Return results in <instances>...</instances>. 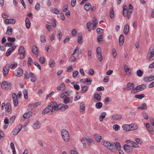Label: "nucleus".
<instances>
[{"mask_svg": "<svg viewBox=\"0 0 154 154\" xmlns=\"http://www.w3.org/2000/svg\"><path fill=\"white\" fill-rule=\"evenodd\" d=\"M68 108V106L67 105L60 103L57 105V103L56 102H51L44 109L42 112V114L45 115L50 111L52 113L54 110L57 111L59 109H60L62 111H64Z\"/></svg>", "mask_w": 154, "mask_h": 154, "instance_id": "f257e3e1", "label": "nucleus"}, {"mask_svg": "<svg viewBox=\"0 0 154 154\" xmlns=\"http://www.w3.org/2000/svg\"><path fill=\"white\" fill-rule=\"evenodd\" d=\"M102 142L104 146L110 150L112 152H114L116 150L115 145L110 142L105 140L102 141Z\"/></svg>", "mask_w": 154, "mask_h": 154, "instance_id": "f03ea898", "label": "nucleus"}, {"mask_svg": "<svg viewBox=\"0 0 154 154\" xmlns=\"http://www.w3.org/2000/svg\"><path fill=\"white\" fill-rule=\"evenodd\" d=\"M62 137L63 140L66 142H68L69 140L70 137L69 132L65 129H63L61 132Z\"/></svg>", "mask_w": 154, "mask_h": 154, "instance_id": "7ed1b4c3", "label": "nucleus"}, {"mask_svg": "<svg viewBox=\"0 0 154 154\" xmlns=\"http://www.w3.org/2000/svg\"><path fill=\"white\" fill-rule=\"evenodd\" d=\"M1 87L5 90L9 91L11 89V85L9 82L3 81L1 85Z\"/></svg>", "mask_w": 154, "mask_h": 154, "instance_id": "20e7f679", "label": "nucleus"}, {"mask_svg": "<svg viewBox=\"0 0 154 154\" xmlns=\"http://www.w3.org/2000/svg\"><path fill=\"white\" fill-rule=\"evenodd\" d=\"M147 57L149 60L154 59V46H152L150 48Z\"/></svg>", "mask_w": 154, "mask_h": 154, "instance_id": "39448f33", "label": "nucleus"}, {"mask_svg": "<svg viewBox=\"0 0 154 154\" xmlns=\"http://www.w3.org/2000/svg\"><path fill=\"white\" fill-rule=\"evenodd\" d=\"M10 69V65L7 64L4 67L3 72L4 77H6Z\"/></svg>", "mask_w": 154, "mask_h": 154, "instance_id": "423d86ee", "label": "nucleus"}, {"mask_svg": "<svg viewBox=\"0 0 154 154\" xmlns=\"http://www.w3.org/2000/svg\"><path fill=\"white\" fill-rule=\"evenodd\" d=\"M19 53L22 55L21 58L22 59L24 58L25 55V51L23 46H20L19 48Z\"/></svg>", "mask_w": 154, "mask_h": 154, "instance_id": "0eeeda50", "label": "nucleus"}, {"mask_svg": "<svg viewBox=\"0 0 154 154\" xmlns=\"http://www.w3.org/2000/svg\"><path fill=\"white\" fill-rule=\"evenodd\" d=\"M146 85L145 84H142L135 87V90L137 92L142 91L146 88Z\"/></svg>", "mask_w": 154, "mask_h": 154, "instance_id": "6e6552de", "label": "nucleus"}, {"mask_svg": "<svg viewBox=\"0 0 154 154\" xmlns=\"http://www.w3.org/2000/svg\"><path fill=\"white\" fill-rule=\"evenodd\" d=\"M12 97L14 105L15 106H17L18 104V101L17 96L15 93H14L13 94Z\"/></svg>", "mask_w": 154, "mask_h": 154, "instance_id": "1a4fd4ad", "label": "nucleus"}, {"mask_svg": "<svg viewBox=\"0 0 154 154\" xmlns=\"http://www.w3.org/2000/svg\"><path fill=\"white\" fill-rule=\"evenodd\" d=\"M154 80V76L151 75L150 76H147L144 77L143 80L145 82H150Z\"/></svg>", "mask_w": 154, "mask_h": 154, "instance_id": "9d476101", "label": "nucleus"}, {"mask_svg": "<svg viewBox=\"0 0 154 154\" xmlns=\"http://www.w3.org/2000/svg\"><path fill=\"white\" fill-rule=\"evenodd\" d=\"M124 148L125 150L127 152H129L132 151V146L127 144H125L124 146Z\"/></svg>", "mask_w": 154, "mask_h": 154, "instance_id": "9b49d317", "label": "nucleus"}, {"mask_svg": "<svg viewBox=\"0 0 154 154\" xmlns=\"http://www.w3.org/2000/svg\"><path fill=\"white\" fill-rule=\"evenodd\" d=\"M23 70L19 68L17 69L16 71V72L14 73V75L16 76H20L22 75L23 74Z\"/></svg>", "mask_w": 154, "mask_h": 154, "instance_id": "f8f14e48", "label": "nucleus"}, {"mask_svg": "<svg viewBox=\"0 0 154 154\" xmlns=\"http://www.w3.org/2000/svg\"><path fill=\"white\" fill-rule=\"evenodd\" d=\"M16 47V46H14L12 47L9 48L6 53V56L8 57L10 55L11 53L15 49Z\"/></svg>", "mask_w": 154, "mask_h": 154, "instance_id": "ddd939ff", "label": "nucleus"}, {"mask_svg": "<svg viewBox=\"0 0 154 154\" xmlns=\"http://www.w3.org/2000/svg\"><path fill=\"white\" fill-rule=\"evenodd\" d=\"M72 92L70 91H65L60 95V97H67L68 96H70Z\"/></svg>", "mask_w": 154, "mask_h": 154, "instance_id": "4468645a", "label": "nucleus"}, {"mask_svg": "<svg viewBox=\"0 0 154 154\" xmlns=\"http://www.w3.org/2000/svg\"><path fill=\"white\" fill-rule=\"evenodd\" d=\"M6 112H8V113L9 114L11 111V105L9 103H8L6 104L5 107Z\"/></svg>", "mask_w": 154, "mask_h": 154, "instance_id": "2eb2a0df", "label": "nucleus"}, {"mask_svg": "<svg viewBox=\"0 0 154 154\" xmlns=\"http://www.w3.org/2000/svg\"><path fill=\"white\" fill-rule=\"evenodd\" d=\"M32 114V112L31 111H29L24 113L23 115V118L24 119H28L30 116H31Z\"/></svg>", "mask_w": 154, "mask_h": 154, "instance_id": "dca6fc26", "label": "nucleus"}, {"mask_svg": "<svg viewBox=\"0 0 154 154\" xmlns=\"http://www.w3.org/2000/svg\"><path fill=\"white\" fill-rule=\"evenodd\" d=\"M122 118V116L119 114H115L111 116L112 119L119 120L121 119Z\"/></svg>", "mask_w": 154, "mask_h": 154, "instance_id": "f3484780", "label": "nucleus"}, {"mask_svg": "<svg viewBox=\"0 0 154 154\" xmlns=\"http://www.w3.org/2000/svg\"><path fill=\"white\" fill-rule=\"evenodd\" d=\"M40 122L37 120L33 124L32 126L34 128L36 129L39 128L40 127Z\"/></svg>", "mask_w": 154, "mask_h": 154, "instance_id": "a211bd4d", "label": "nucleus"}, {"mask_svg": "<svg viewBox=\"0 0 154 154\" xmlns=\"http://www.w3.org/2000/svg\"><path fill=\"white\" fill-rule=\"evenodd\" d=\"M15 20L14 19H6L4 21V22L6 24L11 23L14 24L15 23Z\"/></svg>", "mask_w": 154, "mask_h": 154, "instance_id": "6ab92c4d", "label": "nucleus"}, {"mask_svg": "<svg viewBox=\"0 0 154 154\" xmlns=\"http://www.w3.org/2000/svg\"><path fill=\"white\" fill-rule=\"evenodd\" d=\"M119 45L120 46L122 45L124 42V36L122 34L120 35L119 39Z\"/></svg>", "mask_w": 154, "mask_h": 154, "instance_id": "aec40b11", "label": "nucleus"}, {"mask_svg": "<svg viewBox=\"0 0 154 154\" xmlns=\"http://www.w3.org/2000/svg\"><path fill=\"white\" fill-rule=\"evenodd\" d=\"M129 29V26L128 23L125 24L124 26V29L123 30V32L125 34L127 35L128 33V31Z\"/></svg>", "mask_w": 154, "mask_h": 154, "instance_id": "412c9836", "label": "nucleus"}, {"mask_svg": "<svg viewBox=\"0 0 154 154\" xmlns=\"http://www.w3.org/2000/svg\"><path fill=\"white\" fill-rule=\"evenodd\" d=\"M147 108V106L146 103H143L140 104L138 107V109H140L141 110L146 109Z\"/></svg>", "mask_w": 154, "mask_h": 154, "instance_id": "4be33fe9", "label": "nucleus"}, {"mask_svg": "<svg viewBox=\"0 0 154 154\" xmlns=\"http://www.w3.org/2000/svg\"><path fill=\"white\" fill-rule=\"evenodd\" d=\"M63 98V102L66 104H67L69 103H72V100H70L69 97H62Z\"/></svg>", "mask_w": 154, "mask_h": 154, "instance_id": "5701e85b", "label": "nucleus"}, {"mask_svg": "<svg viewBox=\"0 0 154 154\" xmlns=\"http://www.w3.org/2000/svg\"><path fill=\"white\" fill-rule=\"evenodd\" d=\"M78 39L77 40L79 44H82V35L81 33H79L78 36Z\"/></svg>", "mask_w": 154, "mask_h": 154, "instance_id": "b1692460", "label": "nucleus"}, {"mask_svg": "<svg viewBox=\"0 0 154 154\" xmlns=\"http://www.w3.org/2000/svg\"><path fill=\"white\" fill-rule=\"evenodd\" d=\"M25 23L26 28L29 29L31 23L29 18L28 17H26V19Z\"/></svg>", "mask_w": 154, "mask_h": 154, "instance_id": "393cba45", "label": "nucleus"}, {"mask_svg": "<svg viewBox=\"0 0 154 154\" xmlns=\"http://www.w3.org/2000/svg\"><path fill=\"white\" fill-rule=\"evenodd\" d=\"M128 8L126 5H124L123 6V14L124 17H125L127 16V15L125 14V13H128Z\"/></svg>", "mask_w": 154, "mask_h": 154, "instance_id": "a878e982", "label": "nucleus"}, {"mask_svg": "<svg viewBox=\"0 0 154 154\" xmlns=\"http://www.w3.org/2000/svg\"><path fill=\"white\" fill-rule=\"evenodd\" d=\"M32 52L35 54H38V48L36 46L34 45L33 46Z\"/></svg>", "mask_w": 154, "mask_h": 154, "instance_id": "bb28decb", "label": "nucleus"}, {"mask_svg": "<svg viewBox=\"0 0 154 154\" xmlns=\"http://www.w3.org/2000/svg\"><path fill=\"white\" fill-rule=\"evenodd\" d=\"M134 83H128L127 84V88L128 90H131L134 88Z\"/></svg>", "mask_w": 154, "mask_h": 154, "instance_id": "cd10ccee", "label": "nucleus"}, {"mask_svg": "<svg viewBox=\"0 0 154 154\" xmlns=\"http://www.w3.org/2000/svg\"><path fill=\"white\" fill-rule=\"evenodd\" d=\"M13 31L12 29L11 26H8V27L7 31L6 32V34L10 35L12 34Z\"/></svg>", "mask_w": 154, "mask_h": 154, "instance_id": "c85d7f7f", "label": "nucleus"}, {"mask_svg": "<svg viewBox=\"0 0 154 154\" xmlns=\"http://www.w3.org/2000/svg\"><path fill=\"white\" fill-rule=\"evenodd\" d=\"M103 35H99L97 37V40L99 43H101L103 42Z\"/></svg>", "mask_w": 154, "mask_h": 154, "instance_id": "c756f323", "label": "nucleus"}, {"mask_svg": "<svg viewBox=\"0 0 154 154\" xmlns=\"http://www.w3.org/2000/svg\"><path fill=\"white\" fill-rule=\"evenodd\" d=\"M106 113L105 112H103L102 113L101 115L99 117V120L101 122L103 121V119L105 117Z\"/></svg>", "mask_w": 154, "mask_h": 154, "instance_id": "7c9ffc66", "label": "nucleus"}, {"mask_svg": "<svg viewBox=\"0 0 154 154\" xmlns=\"http://www.w3.org/2000/svg\"><path fill=\"white\" fill-rule=\"evenodd\" d=\"M91 5L90 3H88L85 4V9L87 11H89L91 8Z\"/></svg>", "mask_w": 154, "mask_h": 154, "instance_id": "2f4dec72", "label": "nucleus"}, {"mask_svg": "<svg viewBox=\"0 0 154 154\" xmlns=\"http://www.w3.org/2000/svg\"><path fill=\"white\" fill-rule=\"evenodd\" d=\"M49 64L51 67L53 68L55 66L56 63L54 60H51L49 61Z\"/></svg>", "mask_w": 154, "mask_h": 154, "instance_id": "473e14b6", "label": "nucleus"}, {"mask_svg": "<svg viewBox=\"0 0 154 154\" xmlns=\"http://www.w3.org/2000/svg\"><path fill=\"white\" fill-rule=\"evenodd\" d=\"M30 77L31 78V80L32 82H34L36 81V78L34 74L32 72H30Z\"/></svg>", "mask_w": 154, "mask_h": 154, "instance_id": "72a5a7b5", "label": "nucleus"}, {"mask_svg": "<svg viewBox=\"0 0 154 154\" xmlns=\"http://www.w3.org/2000/svg\"><path fill=\"white\" fill-rule=\"evenodd\" d=\"M65 87V85L63 83L58 86L57 87V89L58 90H63L64 89Z\"/></svg>", "mask_w": 154, "mask_h": 154, "instance_id": "f704fd0d", "label": "nucleus"}, {"mask_svg": "<svg viewBox=\"0 0 154 154\" xmlns=\"http://www.w3.org/2000/svg\"><path fill=\"white\" fill-rule=\"evenodd\" d=\"M137 75L139 77H141L143 73V72L140 69L138 70L136 72Z\"/></svg>", "mask_w": 154, "mask_h": 154, "instance_id": "c9c22d12", "label": "nucleus"}, {"mask_svg": "<svg viewBox=\"0 0 154 154\" xmlns=\"http://www.w3.org/2000/svg\"><path fill=\"white\" fill-rule=\"evenodd\" d=\"M86 139L84 138H82L81 139V142L83 144V148L84 149H85L86 148Z\"/></svg>", "mask_w": 154, "mask_h": 154, "instance_id": "e433bc0d", "label": "nucleus"}, {"mask_svg": "<svg viewBox=\"0 0 154 154\" xmlns=\"http://www.w3.org/2000/svg\"><path fill=\"white\" fill-rule=\"evenodd\" d=\"M95 137L97 142H100L102 138V137L100 135L97 134L95 135Z\"/></svg>", "mask_w": 154, "mask_h": 154, "instance_id": "4c0bfd02", "label": "nucleus"}, {"mask_svg": "<svg viewBox=\"0 0 154 154\" xmlns=\"http://www.w3.org/2000/svg\"><path fill=\"white\" fill-rule=\"evenodd\" d=\"M82 89L80 91L81 93H85L88 90V87L86 86H84L82 87Z\"/></svg>", "mask_w": 154, "mask_h": 154, "instance_id": "58836bf2", "label": "nucleus"}, {"mask_svg": "<svg viewBox=\"0 0 154 154\" xmlns=\"http://www.w3.org/2000/svg\"><path fill=\"white\" fill-rule=\"evenodd\" d=\"M122 128H123V129L125 131H128L129 126V125H123L122 126Z\"/></svg>", "mask_w": 154, "mask_h": 154, "instance_id": "ea45409f", "label": "nucleus"}, {"mask_svg": "<svg viewBox=\"0 0 154 154\" xmlns=\"http://www.w3.org/2000/svg\"><path fill=\"white\" fill-rule=\"evenodd\" d=\"M97 58L100 61H101L102 60V56L101 53H99L97 54Z\"/></svg>", "mask_w": 154, "mask_h": 154, "instance_id": "a19ab883", "label": "nucleus"}, {"mask_svg": "<svg viewBox=\"0 0 154 154\" xmlns=\"http://www.w3.org/2000/svg\"><path fill=\"white\" fill-rule=\"evenodd\" d=\"M145 97V95L144 94H137L135 95V98H138L139 99H140Z\"/></svg>", "mask_w": 154, "mask_h": 154, "instance_id": "79ce46f5", "label": "nucleus"}, {"mask_svg": "<svg viewBox=\"0 0 154 154\" xmlns=\"http://www.w3.org/2000/svg\"><path fill=\"white\" fill-rule=\"evenodd\" d=\"M19 131L18 130L17 128H15L12 131V134L14 135H16L19 132Z\"/></svg>", "mask_w": 154, "mask_h": 154, "instance_id": "37998d69", "label": "nucleus"}, {"mask_svg": "<svg viewBox=\"0 0 154 154\" xmlns=\"http://www.w3.org/2000/svg\"><path fill=\"white\" fill-rule=\"evenodd\" d=\"M23 94L25 99H27L28 98V91L26 89H25L23 90Z\"/></svg>", "mask_w": 154, "mask_h": 154, "instance_id": "c03bdc74", "label": "nucleus"}, {"mask_svg": "<svg viewBox=\"0 0 154 154\" xmlns=\"http://www.w3.org/2000/svg\"><path fill=\"white\" fill-rule=\"evenodd\" d=\"M15 116H12L10 119L9 121V123L11 124L13 123L15 120Z\"/></svg>", "mask_w": 154, "mask_h": 154, "instance_id": "a18cd8bd", "label": "nucleus"}, {"mask_svg": "<svg viewBox=\"0 0 154 154\" xmlns=\"http://www.w3.org/2000/svg\"><path fill=\"white\" fill-rule=\"evenodd\" d=\"M110 17L112 19L114 17V12L113 9L112 8H111V11L110 13Z\"/></svg>", "mask_w": 154, "mask_h": 154, "instance_id": "49530a36", "label": "nucleus"}, {"mask_svg": "<svg viewBox=\"0 0 154 154\" xmlns=\"http://www.w3.org/2000/svg\"><path fill=\"white\" fill-rule=\"evenodd\" d=\"M80 108L81 112H83L85 110V106L84 104H82L80 105Z\"/></svg>", "mask_w": 154, "mask_h": 154, "instance_id": "de8ad7c7", "label": "nucleus"}, {"mask_svg": "<svg viewBox=\"0 0 154 154\" xmlns=\"http://www.w3.org/2000/svg\"><path fill=\"white\" fill-rule=\"evenodd\" d=\"M102 106V103L101 102H98L96 104V107L98 109L100 108Z\"/></svg>", "mask_w": 154, "mask_h": 154, "instance_id": "09e8293b", "label": "nucleus"}, {"mask_svg": "<svg viewBox=\"0 0 154 154\" xmlns=\"http://www.w3.org/2000/svg\"><path fill=\"white\" fill-rule=\"evenodd\" d=\"M8 41L9 42H14L15 41V39L14 37H8L7 38Z\"/></svg>", "mask_w": 154, "mask_h": 154, "instance_id": "8fccbe9b", "label": "nucleus"}, {"mask_svg": "<svg viewBox=\"0 0 154 154\" xmlns=\"http://www.w3.org/2000/svg\"><path fill=\"white\" fill-rule=\"evenodd\" d=\"M58 38L60 41L62 37V34L61 33V31L60 29L58 31Z\"/></svg>", "mask_w": 154, "mask_h": 154, "instance_id": "3c124183", "label": "nucleus"}, {"mask_svg": "<svg viewBox=\"0 0 154 154\" xmlns=\"http://www.w3.org/2000/svg\"><path fill=\"white\" fill-rule=\"evenodd\" d=\"M91 24L92 23L90 22H88L87 23V28L89 31H90L91 30V29L90 26H91Z\"/></svg>", "mask_w": 154, "mask_h": 154, "instance_id": "603ef678", "label": "nucleus"}, {"mask_svg": "<svg viewBox=\"0 0 154 154\" xmlns=\"http://www.w3.org/2000/svg\"><path fill=\"white\" fill-rule=\"evenodd\" d=\"M94 98L99 100H101V96L98 94H95L94 96Z\"/></svg>", "mask_w": 154, "mask_h": 154, "instance_id": "864d4df0", "label": "nucleus"}, {"mask_svg": "<svg viewBox=\"0 0 154 154\" xmlns=\"http://www.w3.org/2000/svg\"><path fill=\"white\" fill-rule=\"evenodd\" d=\"M113 128L115 131H117L120 128V126L118 125H115L113 126Z\"/></svg>", "mask_w": 154, "mask_h": 154, "instance_id": "5fc2aeb1", "label": "nucleus"}, {"mask_svg": "<svg viewBox=\"0 0 154 154\" xmlns=\"http://www.w3.org/2000/svg\"><path fill=\"white\" fill-rule=\"evenodd\" d=\"M76 58L74 56H72L70 57L69 60V61H73L75 62L76 60Z\"/></svg>", "mask_w": 154, "mask_h": 154, "instance_id": "6e6d98bb", "label": "nucleus"}, {"mask_svg": "<svg viewBox=\"0 0 154 154\" xmlns=\"http://www.w3.org/2000/svg\"><path fill=\"white\" fill-rule=\"evenodd\" d=\"M53 11L56 14H58L60 13V11L57 8H54L52 9Z\"/></svg>", "mask_w": 154, "mask_h": 154, "instance_id": "4d7b16f0", "label": "nucleus"}, {"mask_svg": "<svg viewBox=\"0 0 154 154\" xmlns=\"http://www.w3.org/2000/svg\"><path fill=\"white\" fill-rule=\"evenodd\" d=\"M14 44V43H12L11 42L6 43L4 44L5 47L8 46L9 47H11Z\"/></svg>", "mask_w": 154, "mask_h": 154, "instance_id": "13d9d810", "label": "nucleus"}, {"mask_svg": "<svg viewBox=\"0 0 154 154\" xmlns=\"http://www.w3.org/2000/svg\"><path fill=\"white\" fill-rule=\"evenodd\" d=\"M29 110H32L35 108L34 104L33 103L30 104L28 106Z\"/></svg>", "mask_w": 154, "mask_h": 154, "instance_id": "bf43d9fd", "label": "nucleus"}, {"mask_svg": "<svg viewBox=\"0 0 154 154\" xmlns=\"http://www.w3.org/2000/svg\"><path fill=\"white\" fill-rule=\"evenodd\" d=\"M91 80L90 79L87 78L85 80L82 81V82H83L84 83H85L86 82L87 83L89 82L88 84L89 85H91Z\"/></svg>", "mask_w": 154, "mask_h": 154, "instance_id": "052dcab7", "label": "nucleus"}, {"mask_svg": "<svg viewBox=\"0 0 154 154\" xmlns=\"http://www.w3.org/2000/svg\"><path fill=\"white\" fill-rule=\"evenodd\" d=\"M17 64L16 63H15L14 64H11L10 66V67L12 69H14L15 68L17 67Z\"/></svg>", "mask_w": 154, "mask_h": 154, "instance_id": "680f3d73", "label": "nucleus"}, {"mask_svg": "<svg viewBox=\"0 0 154 154\" xmlns=\"http://www.w3.org/2000/svg\"><path fill=\"white\" fill-rule=\"evenodd\" d=\"M41 41L42 42L44 43L46 42V39L45 37L43 35L40 36Z\"/></svg>", "mask_w": 154, "mask_h": 154, "instance_id": "e2e57ef3", "label": "nucleus"}, {"mask_svg": "<svg viewBox=\"0 0 154 154\" xmlns=\"http://www.w3.org/2000/svg\"><path fill=\"white\" fill-rule=\"evenodd\" d=\"M39 60L41 63L43 64L45 62V58L43 57H40L39 59Z\"/></svg>", "mask_w": 154, "mask_h": 154, "instance_id": "0e129e2a", "label": "nucleus"}, {"mask_svg": "<svg viewBox=\"0 0 154 154\" xmlns=\"http://www.w3.org/2000/svg\"><path fill=\"white\" fill-rule=\"evenodd\" d=\"M142 115L144 118L146 119H147L148 118V116L146 112H144L142 113Z\"/></svg>", "mask_w": 154, "mask_h": 154, "instance_id": "69168bd1", "label": "nucleus"}, {"mask_svg": "<svg viewBox=\"0 0 154 154\" xmlns=\"http://www.w3.org/2000/svg\"><path fill=\"white\" fill-rule=\"evenodd\" d=\"M32 62V60L31 57H29L28 59V65L29 67L30 66Z\"/></svg>", "mask_w": 154, "mask_h": 154, "instance_id": "338daca9", "label": "nucleus"}, {"mask_svg": "<svg viewBox=\"0 0 154 154\" xmlns=\"http://www.w3.org/2000/svg\"><path fill=\"white\" fill-rule=\"evenodd\" d=\"M79 74V72L77 71H75L73 72L72 76L73 77H76Z\"/></svg>", "mask_w": 154, "mask_h": 154, "instance_id": "774afa93", "label": "nucleus"}]
</instances>
